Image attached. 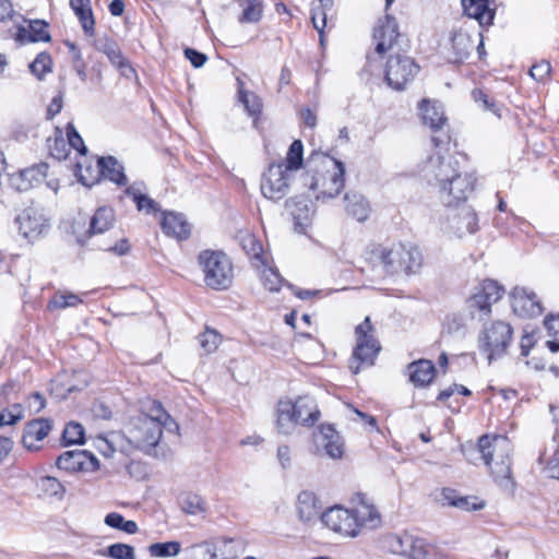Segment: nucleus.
Returning a JSON list of instances; mask_svg holds the SVG:
<instances>
[{
  "mask_svg": "<svg viewBox=\"0 0 559 559\" xmlns=\"http://www.w3.org/2000/svg\"><path fill=\"white\" fill-rule=\"evenodd\" d=\"M466 156L457 152L456 142H433V152L426 164L427 176L431 175L439 187L440 199L447 206L460 205L474 191V174L462 173L460 160Z\"/></svg>",
  "mask_w": 559,
  "mask_h": 559,
  "instance_id": "1",
  "label": "nucleus"
},
{
  "mask_svg": "<svg viewBox=\"0 0 559 559\" xmlns=\"http://www.w3.org/2000/svg\"><path fill=\"white\" fill-rule=\"evenodd\" d=\"M304 169L306 170L304 185L317 200L335 198L344 189V164L328 154L312 152L305 159Z\"/></svg>",
  "mask_w": 559,
  "mask_h": 559,
  "instance_id": "2",
  "label": "nucleus"
},
{
  "mask_svg": "<svg viewBox=\"0 0 559 559\" xmlns=\"http://www.w3.org/2000/svg\"><path fill=\"white\" fill-rule=\"evenodd\" d=\"M512 445L507 437L484 435L476 445L471 447L467 459L476 464V459L481 460L490 469L495 481L502 488H513L514 481L511 472Z\"/></svg>",
  "mask_w": 559,
  "mask_h": 559,
  "instance_id": "3",
  "label": "nucleus"
},
{
  "mask_svg": "<svg viewBox=\"0 0 559 559\" xmlns=\"http://www.w3.org/2000/svg\"><path fill=\"white\" fill-rule=\"evenodd\" d=\"M302 142H292L283 160L270 164L261 180V192L270 200L278 201L289 192L295 174L304 168Z\"/></svg>",
  "mask_w": 559,
  "mask_h": 559,
  "instance_id": "4",
  "label": "nucleus"
},
{
  "mask_svg": "<svg viewBox=\"0 0 559 559\" xmlns=\"http://www.w3.org/2000/svg\"><path fill=\"white\" fill-rule=\"evenodd\" d=\"M320 416L318 404L310 395L298 396L296 401L280 400L276 407V429L282 435H290L298 425L314 426Z\"/></svg>",
  "mask_w": 559,
  "mask_h": 559,
  "instance_id": "5",
  "label": "nucleus"
},
{
  "mask_svg": "<svg viewBox=\"0 0 559 559\" xmlns=\"http://www.w3.org/2000/svg\"><path fill=\"white\" fill-rule=\"evenodd\" d=\"M15 16L21 19V23L15 22L14 27L9 29V36L19 46L51 41L49 24L46 21L39 19L28 20L15 12L11 0H0V23L14 21Z\"/></svg>",
  "mask_w": 559,
  "mask_h": 559,
  "instance_id": "6",
  "label": "nucleus"
},
{
  "mask_svg": "<svg viewBox=\"0 0 559 559\" xmlns=\"http://www.w3.org/2000/svg\"><path fill=\"white\" fill-rule=\"evenodd\" d=\"M476 50L479 61H484L487 52L480 33L471 34L463 28L453 29L447 40L440 46V53L445 62L463 64L468 62Z\"/></svg>",
  "mask_w": 559,
  "mask_h": 559,
  "instance_id": "7",
  "label": "nucleus"
},
{
  "mask_svg": "<svg viewBox=\"0 0 559 559\" xmlns=\"http://www.w3.org/2000/svg\"><path fill=\"white\" fill-rule=\"evenodd\" d=\"M372 41L376 53L381 58L396 52H409L412 47L408 36L400 32L395 17L389 13L377 21L372 32Z\"/></svg>",
  "mask_w": 559,
  "mask_h": 559,
  "instance_id": "8",
  "label": "nucleus"
},
{
  "mask_svg": "<svg viewBox=\"0 0 559 559\" xmlns=\"http://www.w3.org/2000/svg\"><path fill=\"white\" fill-rule=\"evenodd\" d=\"M513 342V328L510 323L496 320L485 324L477 337V347L488 364L504 356Z\"/></svg>",
  "mask_w": 559,
  "mask_h": 559,
  "instance_id": "9",
  "label": "nucleus"
},
{
  "mask_svg": "<svg viewBox=\"0 0 559 559\" xmlns=\"http://www.w3.org/2000/svg\"><path fill=\"white\" fill-rule=\"evenodd\" d=\"M198 261L204 273V282L212 289H227L234 278V266L230 258L221 250H203Z\"/></svg>",
  "mask_w": 559,
  "mask_h": 559,
  "instance_id": "10",
  "label": "nucleus"
},
{
  "mask_svg": "<svg viewBox=\"0 0 559 559\" xmlns=\"http://www.w3.org/2000/svg\"><path fill=\"white\" fill-rule=\"evenodd\" d=\"M374 326L369 317L355 328L356 345L349 359V368L357 374L361 366H371L381 350V344L374 335Z\"/></svg>",
  "mask_w": 559,
  "mask_h": 559,
  "instance_id": "11",
  "label": "nucleus"
},
{
  "mask_svg": "<svg viewBox=\"0 0 559 559\" xmlns=\"http://www.w3.org/2000/svg\"><path fill=\"white\" fill-rule=\"evenodd\" d=\"M409 52L389 55L383 66L385 83L396 91L404 90L417 75L420 67Z\"/></svg>",
  "mask_w": 559,
  "mask_h": 559,
  "instance_id": "12",
  "label": "nucleus"
},
{
  "mask_svg": "<svg viewBox=\"0 0 559 559\" xmlns=\"http://www.w3.org/2000/svg\"><path fill=\"white\" fill-rule=\"evenodd\" d=\"M503 287L493 280H485L466 300V309L473 319L484 320L491 313V306L503 295Z\"/></svg>",
  "mask_w": 559,
  "mask_h": 559,
  "instance_id": "13",
  "label": "nucleus"
},
{
  "mask_svg": "<svg viewBox=\"0 0 559 559\" xmlns=\"http://www.w3.org/2000/svg\"><path fill=\"white\" fill-rule=\"evenodd\" d=\"M19 233L28 241H35L49 229L48 219L43 211L35 206L25 207L16 217Z\"/></svg>",
  "mask_w": 559,
  "mask_h": 559,
  "instance_id": "14",
  "label": "nucleus"
},
{
  "mask_svg": "<svg viewBox=\"0 0 559 559\" xmlns=\"http://www.w3.org/2000/svg\"><path fill=\"white\" fill-rule=\"evenodd\" d=\"M322 523L344 536L356 537L358 535V524L353 516V511L340 506L332 507L320 516Z\"/></svg>",
  "mask_w": 559,
  "mask_h": 559,
  "instance_id": "15",
  "label": "nucleus"
},
{
  "mask_svg": "<svg viewBox=\"0 0 559 559\" xmlns=\"http://www.w3.org/2000/svg\"><path fill=\"white\" fill-rule=\"evenodd\" d=\"M74 159L73 171L80 183L85 187H92L99 182L102 167L98 165V159L96 160V165L93 164V158L87 155L86 146L76 150Z\"/></svg>",
  "mask_w": 559,
  "mask_h": 559,
  "instance_id": "16",
  "label": "nucleus"
},
{
  "mask_svg": "<svg viewBox=\"0 0 559 559\" xmlns=\"http://www.w3.org/2000/svg\"><path fill=\"white\" fill-rule=\"evenodd\" d=\"M355 506L353 516L358 524V533L361 527L377 528L381 525V515L366 493L358 492L353 498Z\"/></svg>",
  "mask_w": 559,
  "mask_h": 559,
  "instance_id": "17",
  "label": "nucleus"
},
{
  "mask_svg": "<svg viewBox=\"0 0 559 559\" xmlns=\"http://www.w3.org/2000/svg\"><path fill=\"white\" fill-rule=\"evenodd\" d=\"M455 206L456 210L448 216L451 231L460 238L476 233L478 230V217L474 209L467 204Z\"/></svg>",
  "mask_w": 559,
  "mask_h": 559,
  "instance_id": "18",
  "label": "nucleus"
},
{
  "mask_svg": "<svg viewBox=\"0 0 559 559\" xmlns=\"http://www.w3.org/2000/svg\"><path fill=\"white\" fill-rule=\"evenodd\" d=\"M511 306L520 317H538L543 313L544 308L537 295L534 292H528L523 287H515L511 294Z\"/></svg>",
  "mask_w": 559,
  "mask_h": 559,
  "instance_id": "19",
  "label": "nucleus"
},
{
  "mask_svg": "<svg viewBox=\"0 0 559 559\" xmlns=\"http://www.w3.org/2000/svg\"><path fill=\"white\" fill-rule=\"evenodd\" d=\"M52 424L47 418H36L26 423L22 444L28 451H38L43 448V441L50 433Z\"/></svg>",
  "mask_w": 559,
  "mask_h": 559,
  "instance_id": "20",
  "label": "nucleus"
},
{
  "mask_svg": "<svg viewBox=\"0 0 559 559\" xmlns=\"http://www.w3.org/2000/svg\"><path fill=\"white\" fill-rule=\"evenodd\" d=\"M405 544L406 559H449L441 548L412 534L407 533Z\"/></svg>",
  "mask_w": 559,
  "mask_h": 559,
  "instance_id": "21",
  "label": "nucleus"
},
{
  "mask_svg": "<svg viewBox=\"0 0 559 559\" xmlns=\"http://www.w3.org/2000/svg\"><path fill=\"white\" fill-rule=\"evenodd\" d=\"M407 254L404 243H396L390 248L383 246L374 248L371 252V259L379 261L386 274L395 275L401 273V266H403L401 259Z\"/></svg>",
  "mask_w": 559,
  "mask_h": 559,
  "instance_id": "22",
  "label": "nucleus"
},
{
  "mask_svg": "<svg viewBox=\"0 0 559 559\" xmlns=\"http://www.w3.org/2000/svg\"><path fill=\"white\" fill-rule=\"evenodd\" d=\"M131 442L136 448L146 449L156 447L162 438L160 424L154 420L141 419L131 431Z\"/></svg>",
  "mask_w": 559,
  "mask_h": 559,
  "instance_id": "23",
  "label": "nucleus"
},
{
  "mask_svg": "<svg viewBox=\"0 0 559 559\" xmlns=\"http://www.w3.org/2000/svg\"><path fill=\"white\" fill-rule=\"evenodd\" d=\"M160 228L166 236L177 240H186L191 235V224L186 216L174 211L163 212Z\"/></svg>",
  "mask_w": 559,
  "mask_h": 559,
  "instance_id": "24",
  "label": "nucleus"
},
{
  "mask_svg": "<svg viewBox=\"0 0 559 559\" xmlns=\"http://www.w3.org/2000/svg\"><path fill=\"white\" fill-rule=\"evenodd\" d=\"M491 4V0H462L464 14L476 20L480 26L492 25L496 8Z\"/></svg>",
  "mask_w": 559,
  "mask_h": 559,
  "instance_id": "25",
  "label": "nucleus"
},
{
  "mask_svg": "<svg viewBox=\"0 0 559 559\" xmlns=\"http://www.w3.org/2000/svg\"><path fill=\"white\" fill-rule=\"evenodd\" d=\"M48 164L39 163L21 169L17 175L11 177L12 186L19 191H26L45 179Z\"/></svg>",
  "mask_w": 559,
  "mask_h": 559,
  "instance_id": "26",
  "label": "nucleus"
},
{
  "mask_svg": "<svg viewBox=\"0 0 559 559\" xmlns=\"http://www.w3.org/2000/svg\"><path fill=\"white\" fill-rule=\"evenodd\" d=\"M318 442L325 454L333 459H341L344 454V442L340 433L332 425H321L319 428Z\"/></svg>",
  "mask_w": 559,
  "mask_h": 559,
  "instance_id": "27",
  "label": "nucleus"
},
{
  "mask_svg": "<svg viewBox=\"0 0 559 559\" xmlns=\"http://www.w3.org/2000/svg\"><path fill=\"white\" fill-rule=\"evenodd\" d=\"M69 5L78 17L83 33L93 37L95 35L96 20L91 0H70Z\"/></svg>",
  "mask_w": 559,
  "mask_h": 559,
  "instance_id": "28",
  "label": "nucleus"
},
{
  "mask_svg": "<svg viewBox=\"0 0 559 559\" xmlns=\"http://www.w3.org/2000/svg\"><path fill=\"white\" fill-rule=\"evenodd\" d=\"M424 124L428 126L432 131L442 130L448 123L440 106L436 102L424 98L418 105Z\"/></svg>",
  "mask_w": 559,
  "mask_h": 559,
  "instance_id": "29",
  "label": "nucleus"
},
{
  "mask_svg": "<svg viewBox=\"0 0 559 559\" xmlns=\"http://www.w3.org/2000/svg\"><path fill=\"white\" fill-rule=\"evenodd\" d=\"M239 102L243 105L248 115L252 118L253 126L257 129L262 128L263 120V103L262 99L252 92L245 90L243 84L240 83L238 90Z\"/></svg>",
  "mask_w": 559,
  "mask_h": 559,
  "instance_id": "30",
  "label": "nucleus"
},
{
  "mask_svg": "<svg viewBox=\"0 0 559 559\" xmlns=\"http://www.w3.org/2000/svg\"><path fill=\"white\" fill-rule=\"evenodd\" d=\"M407 368L409 371V380L416 386L429 385L436 376V367L432 361L428 359L413 361Z\"/></svg>",
  "mask_w": 559,
  "mask_h": 559,
  "instance_id": "31",
  "label": "nucleus"
},
{
  "mask_svg": "<svg viewBox=\"0 0 559 559\" xmlns=\"http://www.w3.org/2000/svg\"><path fill=\"white\" fill-rule=\"evenodd\" d=\"M316 495L311 491H301L297 497V513L300 521L310 522L321 516Z\"/></svg>",
  "mask_w": 559,
  "mask_h": 559,
  "instance_id": "32",
  "label": "nucleus"
},
{
  "mask_svg": "<svg viewBox=\"0 0 559 559\" xmlns=\"http://www.w3.org/2000/svg\"><path fill=\"white\" fill-rule=\"evenodd\" d=\"M114 224L115 211L109 206H100L95 211L91 218L87 236L92 237L94 235L103 234L112 228Z\"/></svg>",
  "mask_w": 559,
  "mask_h": 559,
  "instance_id": "33",
  "label": "nucleus"
},
{
  "mask_svg": "<svg viewBox=\"0 0 559 559\" xmlns=\"http://www.w3.org/2000/svg\"><path fill=\"white\" fill-rule=\"evenodd\" d=\"M87 451L70 450L58 456L56 465L59 469L70 473L84 471L86 468Z\"/></svg>",
  "mask_w": 559,
  "mask_h": 559,
  "instance_id": "34",
  "label": "nucleus"
},
{
  "mask_svg": "<svg viewBox=\"0 0 559 559\" xmlns=\"http://www.w3.org/2000/svg\"><path fill=\"white\" fill-rule=\"evenodd\" d=\"M345 210L358 222H364L368 218L370 206L364 195L356 192H347L344 197Z\"/></svg>",
  "mask_w": 559,
  "mask_h": 559,
  "instance_id": "35",
  "label": "nucleus"
},
{
  "mask_svg": "<svg viewBox=\"0 0 559 559\" xmlns=\"http://www.w3.org/2000/svg\"><path fill=\"white\" fill-rule=\"evenodd\" d=\"M193 559H236V551H223L217 549V544L214 542H203L191 546Z\"/></svg>",
  "mask_w": 559,
  "mask_h": 559,
  "instance_id": "36",
  "label": "nucleus"
},
{
  "mask_svg": "<svg viewBox=\"0 0 559 559\" xmlns=\"http://www.w3.org/2000/svg\"><path fill=\"white\" fill-rule=\"evenodd\" d=\"M239 241L242 250L249 257L254 267L259 269L265 265L262 245L254 235L250 233L241 234Z\"/></svg>",
  "mask_w": 559,
  "mask_h": 559,
  "instance_id": "37",
  "label": "nucleus"
},
{
  "mask_svg": "<svg viewBox=\"0 0 559 559\" xmlns=\"http://www.w3.org/2000/svg\"><path fill=\"white\" fill-rule=\"evenodd\" d=\"M441 502L443 506L455 507L464 511L479 510L484 503H477V498L459 497L456 491L451 488H443L441 491Z\"/></svg>",
  "mask_w": 559,
  "mask_h": 559,
  "instance_id": "38",
  "label": "nucleus"
},
{
  "mask_svg": "<svg viewBox=\"0 0 559 559\" xmlns=\"http://www.w3.org/2000/svg\"><path fill=\"white\" fill-rule=\"evenodd\" d=\"M98 165L102 167V177L109 179L118 186L127 185V176L123 173V167L112 156L99 157Z\"/></svg>",
  "mask_w": 559,
  "mask_h": 559,
  "instance_id": "39",
  "label": "nucleus"
},
{
  "mask_svg": "<svg viewBox=\"0 0 559 559\" xmlns=\"http://www.w3.org/2000/svg\"><path fill=\"white\" fill-rule=\"evenodd\" d=\"M334 0H316L311 4V22L318 31L320 41L324 40V28L326 26V12L333 7Z\"/></svg>",
  "mask_w": 559,
  "mask_h": 559,
  "instance_id": "40",
  "label": "nucleus"
},
{
  "mask_svg": "<svg viewBox=\"0 0 559 559\" xmlns=\"http://www.w3.org/2000/svg\"><path fill=\"white\" fill-rule=\"evenodd\" d=\"M404 249L406 250L407 255L402 257L401 263V273L406 275L416 274L419 272L423 265V253L419 248L412 243H404Z\"/></svg>",
  "mask_w": 559,
  "mask_h": 559,
  "instance_id": "41",
  "label": "nucleus"
},
{
  "mask_svg": "<svg viewBox=\"0 0 559 559\" xmlns=\"http://www.w3.org/2000/svg\"><path fill=\"white\" fill-rule=\"evenodd\" d=\"M471 95L473 100L477 105H479L484 110L491 112L497 118L502 117V110L504 109V105L496 100L485 90L474 88Z\"/></svg>",
  "mask_w": 559,
  "mask_h": 559,
  "instance_id": "42",
  "label": "nucleus"
},
{
  "mask_svg": "<svg viewBox=\"0 0 559 559\" xmlns=\"http://www.w3.org/2000/svg\"><path fill=\"white\" fill-rule=\"evenodd\" d=\"M406 536H407V533L385 534L379 539V546L385 552L404 557L405 556V546H406V544H405Z\"/></svg>",
  "mask_w": 559,
  "mask_h": 559,
  "instance_id": "43",
  "label": "nucleus"
},
{
  "mask_svg": "<svg viewBox=\"0 0 559 559\" xmlns=\"http://www.w3.org/2000/svg\"><path fill=\"white\" fill-rule=\"evenodd\" d=\"M37 489L47 497H55L62 500L66 495V488L61 481L52 476H41L36 481Z\"/></svg>",
  "mask_w": 559,
  "mask_h": 559,
  "instance_id": "44",
  "label": "nucleus"
},
{
  "mask_svg": "<svg viewBox=\"0 0 559 559\" xmlns=\"http://www.w3.org/2000/svg\"><path fill=\"white\" fill-rule=\"evenodd\" d=\"M242 11L239 16L240 23H258L263 16L262 0H242L240 3Z\"/></svg>",
  "mask_w": 559,
  "mask_h": 559,
  "instance_id": "45",
  "label": "nucleus"
},
{
  "mask_svg": "<svg viewBox=\"0 0 559 559\" xmlns=\"http://www.w3.org/2000/svg\"><path fill=\"white\" fill-rule=\"evenodd\" d=\"M53 60L49 52L41 51L31 62L29 70L38 79L43 80L48 73L52 72Z\"/></svg>",
  "mask_w": 559,
  "mask_h": 559,
  "instance_id": "46",
  "label": "nucleus"
},
{
  "mask_svg": "<svg viewBox=\"0 0 559 559\" xmlns=\"http://www.w3.org/2000/svg\"><path fill=\"white\" fill-rule=\"evenodd\" d=\"M85 142H53L50 146V154L58 160H66L71 158L72 153H76L78 148H83Z\"/></svg>",
  "mask_w": 559,
  "mask_h": 559,
  "instance_id": "47",
  "label": "nucleus"
},
{
  "mask_svg": "<svg viewBox=\"0 0 559 559\" xmlns=\"http://www.w3.org/2000/svg\"><path fill=\"white\" fill-rule=\"evenodd\" d=\"M105 524L128 534H135L138 532V524L134 521L124 520V518L117 512L108 513L105 516Z\"/></svg>",
  "mask_w": 559,
  "mask_h": 559,
  "instance_id": "48",
  "label": "nucleus"
},
{
  "mask_svg": "<svg viewBox=\"0 0 559 559\" xmlns=\"http://www.w3.org/2000/svg\"><path fill=\"white\" fill-rule=\"evenodd\" d=\"M181 545L179 542H165V543H154L150 545L148 551L152 557L165 558V557H174L180 552Z\"/></svg>",
  "mask_w": 559,
  "mask_h": 559,
  "instance_id": "49",
  "label": "nucleus"
},
{
  "mask_svg": "<svg viewBox=\"0 0 559 559\" xmlns=\"http://www.w3.org/2000/svg\"><path fill=\"white\" fill-rule=\"evenodd\" d=\"M99 554L111 559H135L134 548L122 543L109 545L106 549L99 551Z\"/></svg>",
  "mask_w": 559,
  "mask_h": 559,
  "instance_id": "50",
  "label": "nucleus"
},
{
  "mask_svg": "<svg viewBox=\"0 0 559 559\" xmlns=\"http://www.w3.org/2000/svg\"><path fill=\"white\" fill-rule=\"evenodd\" d=\"M180 506L183 512L188 514H198L205 511V501L195 493H186L181 497Z\"/></svg>",
  "mask_w": 559,
  "mask_h": 559,
  "instance_id": "51",
  "label": "nucleus"
},
{
  "mask_svg": "<svg viewBox=\"0 0 559 559\" xmlns=\"http://www.w3.org/2000/svg\"><path fill=\"white\" fill-rule=\"evenodd\" d=\"M82 302L83 299L73 293H57L49 301V308L64 309L68 307H76Z\"/></svg>",
  "mask_w": 559,
  "mask_h": 559,
  "instance_id": "52",
  "label": "nucleus"
},
{
  "mask_svg": "<svg viewBox=\"0 0 559 559\" xmlns=\"http://www.w3.org/2000/svg\"><path fill=\"white\" fill-rule=\"evenodd\" d=\"M84 428L79 423H70L66 426L62 440L66 445L84 443Z\"/></svg>",
  "mask_w": 559,
  "mask_h": 559,
  "instance_id": "53",
  "label": "nucleus"
},
{
  "mask_svg": "<svg viewBox=\"0 0 559 559\" xmlns=\"http://www.w3.org/2000/svg\"><path fill=\"white\" fill-rule=\"evenodd\" d=\"M296 211H293V217L295 221V229L302 233L310 222V210L304 202L296 203Z\"/></svg>",
  "mask_w": 559,
  "mask_h": 559,
  "instance_id": "54",
  "label": "nucleus"
},
{
  "mask_svg": "<svg viewBox=\"0 0 559 559\" xmlns=\"http://www.w3.org/2000/svg\"><path fill=\"white\" fill-rule=\"evenodd\" d=\"M99 51L108 58L114 67L123 58H126L118 43L111 39H107L100 46Z\"/></svg>",
  "mask_w": 559,
  "mask_h": 559,
  "instance_id": "55",
  "label": "nucleus"
},
{
  "mask_svg": "<svg viewBox=\"0 0 559 559\" xmlns=\"http://www.w3.org/2000/svg\"><path fill=\"white\" fill-rule=\"evenodd\" d=\"M23 408L20 404H13L11 407L0 412V427L14 425L23 418Z\"/></svg>",
  "mask_w": 559,
  "mask_h": 559,
  "instance_id": "56",
  "label": "nucleus"
},
{
  "mask_svg": "<svg viewBox=\"0 0 559 559\" xmlns=\"http://www.w3.org/2000/svg\"><path fill=\"white\" fill-rule=\"evenodd\" d=\"M221 343V335L214 331L206 329L204 333L200 335V344L205 353H213Z\"/></svg>",
  "mask_w": 559,
  "mask_h": 559,
  "instance_id": "57",
  "label": "nucleus"
},
{
  "mask_svg": "<svg viewBox=\"0 0 559 559\" xmlns=\"http://www.w3.org/2000/svg\"><path fill=\"white\" fill-rule=\"evenodd\" d=\"M262 282L264 287L270 292H278L281 289L283 278L276 270L269 267L262 273Z\"/></svg>",
  "mask_w": 559,
  "mask_h": 559,
  "instance_id": "58",
  "label": "nucleus"
},
{
  "mask_svg": "<svg viewBox=\"0 0 559 559\" xmlns=\"http://www.w3.org/2000/svg\"><path fill=\"white\" fill-rule=\"evenodd\" d=\"M551 72V64L549 61L542 60L535 63L530 69V75L537 82H544L549 79Z\"/></svg>",
  "mask_w": 559,
  "mask_h": 559,
  "instance_id": "59",
  "label": "nucleus"
},
{
  "mask_svg": "<svg viewBox=\"0 0 559 559\" xmlns=\"http://www.w3.org/2000/svg\"><path fill=\"white\" fill-rule=\"evenodd\" d=\"M136 199L138 200L135 205L138 211L145 212L146 214H154L160 211L159 204L146 194L138 197Z\"/></svg>",
  "mask_w": 559,
  "mask_h": 559,
  "instance_id": "60",
  "label": "nucleus"
},
{
  "mask_svg": "<svg viewBox=\"0 0 559 559\" xmlns=\"http://www.w3.org/2000/svg\"><path fill=\"white\" fill-rule=\"evenodd\" d=\"M163 418H168V413L164 409L160 402L153 401L148 414L143 418L144 420H154L160 424Z\"/></svg>",
  "mask_w": 559,
  "mask_h": 559,
  "instance_id": "61",
  "label": "nucleus"
},
{
  "mask_svg": "<svg viewBox=\"0 0 559 559\" xmlns=\"http://www.w3.org/2000/svg\"><path fill=\"white\" fill-rule=\"evenodd\" d=\"M299 119L304 127L313 129L317 126L318 117L314 110L304 107L298 111Z\"/></svg>",
  "mask_w": 559,
  "mask_h": 559,
  "instance_id": "62",
  "label": "nucleus"
},
{
  "mask_svg": "<svg viewBox=\"0 0 559 559\" xmlns=\"http://www.w3.org/2000/svg\"><path fill=\"white\" fill-rule=\"evenodd\" d=\"M185 56L194 68H201L207 61V56L205 53L193 48H186Z\"/></svg>",
  "mask_w": 559,
  "mask_h": 559,
  "instance_id": "63",
  "label": "nucleus"
},
{
  "mask_svg": "<svg viewBox=\"0 0 559 559\" xmlns=\"http://www.w3.org/2000/svg\"><path fill=\"white\" fill-rule=\"evenodd\" d=\"M545 472L548 475V477L559 480V444L550 460L547 462Z\"/></svg>",
  "mask_w": 559,
  "mask_h": 559,
  "instance_id": "64",
  "label": "nucleus"
}]
</instances>
